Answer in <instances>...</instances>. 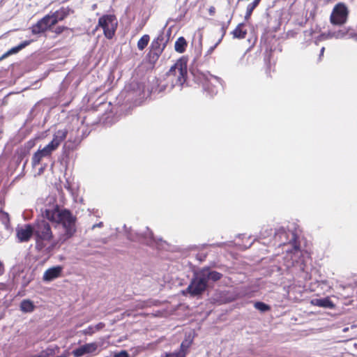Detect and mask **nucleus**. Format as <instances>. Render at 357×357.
<instances>
[{"instance_id": "nucleus-1", "label": "nucleus", "mask_w": 357, "mask_h": 357, "mask_svg": "<svg viewBox=\"0 0 357 357\" xmlns=\"http://www.w3.org/2000/svg\"><path fill=\"white\" fill-rule=\"evenodd\" d=\"M44 216L50 222L62 225L64 232L59 237L61 241H66L72 238L77 231V218L68 209H61L56 205L52 208L45 209Z\"/></svg>"}, {"instance_id": "nucleus-2", "label": "nucleus", "mask_w": 357, "mask_h": 357, "mask_svg": "<svg viewBox=\"0 0 357 357\" xmlns=\"http://www.w3.org/2000/svg\"><path fill=\"white\" fill-rule=\"evenodd\" d=\"M168 39L165 38V33L160 31L158 36L153 39L149 47L146 59L149 63L154 66L163 53L167 47Z\"/></svg>"}, {"instance_id": "nucleus-3", "label": "nucleus", "mask_w": 357, "mask_h": 357, "mask_svg": "<svg viewBox=\"0 0 357 357\" xmlns=\"http://www.w3.org/2000/svg\"><path fill=\"white\" fill-rule=\"evenodd\" d=\"M33 227L36 247L40 250L44 247L43 241L50 242L53 238L51 226L47 220L43 219L36 221Z\"/></svg>"}, {"instance_id": "nucleus-4", "label": "nucleus", "mask_w": 357, "mask_h": 357, "mask_svg": "<svg viewBox=\"0 0 357 357\" xmlns=\"http://www.w3.org/2000/svg\"><path fill=\"white\" fill-rule=\"evenodd\" d=\"M187 73V62L180 59L170 68L167 76L174 85L182 86L186 80Z\"/></svg>"}, {"instance_id": "nucleus-5", "label": "nucleus", "mask_w": 357, "mask_h": 357, "mask_svg": "<svg viewBox=\"0 0 357 357\" xmlns=\"http://www.w3.org/2000/svg\"><path fill=\"white\" fill-rule=\"evenodd\" d=\"M118 26V20L116 17L113 14L103 15L98 19V22L95 30L101 28L103 31L105 37L111 40L115 36Z\"/></svg>"}, {"instance_id": "nucleus-6", "label": "nucleus", "mask_w": 357, "mask_h": 357, "mask_svg": "<svg viewBox=\"0 0 357 357\" xmlns=\"http://www.w3.org/2000/svg\"><path fill=\"white\" fill-rule=\"evenodd\" d=\"M349 13V7L345 3H336L330 15V23L335 26H344L348 22Z\"/></svg>"}, {"instance_id": "nucleus-7", "label": "nucleus", "mask_w": 357, "mask_h": 357, "mask_svg": "<svg viewBox=\"0 0 357 357\" xmlns=\"http://www.w3.org/2000/svg\"><path fill=\"white\" fill-rule=\"evenodd\" d=\"M208 283L205 278L199 271L197 275L192 278L186 291L192 296H196L202 294L206 289Z\"/></svg>"}, {"instance_id": "nucleus-8", "label": "nucleus", "mask_w": 357, "mask_h": 357, "mask_svg": "<svg viewBox=\"0 0 357 357\" xmlns=\"http://www.w3.org/2000/svg\"><path fill=\"white\" fill-rule=\"evenodd\" d=\"M34 235L33 225L26 224L23 227L16 228V237L18 242H28Z\"/></svg>"}, {"instance_id": "nucleus-9", "label": "nucleus", "mask_w": 357, "mask_h": 357, "mask_svg": "<svg viewBox=\"0 0 357 357\" xmlns=\"http://www.w3.org/2000/svg\"><path fill=\"white\" fill-rule=\"evenodd\" d=\"M51 18L49 15H45L43 18L39 20L35 24L31 27V33L34 35L45 33L47 31H51L54 26L51 24Z\"/></svg>"}, {"instance_id": "nucleus-10", "label": "nucleus", "mask_w": 357, "mask_h": 357, "mask_svg": "<svg viewBox=\"0 0 357 357\" xmlns=\"http://www.w3.org/2000/svg\"><path fill=\"white\" fill-rule=\"evenodd\" d=\"M54 150L47 144L43 149L38 150L32 156L31 165L33 167L38 166L43 158L50 157Z\"/></svg>"}, {"instance_id": "nucleus-11", "label": "nucleus", "mask_w": 357, "mask_h": 357, "mask_svg": "<svg viewBox=\"0 0 357 357\" xmlns=\"http://www.w3.org/2000/svg\"><path fill=\"white\" fill-rule=\"evenodd\" d=\"M98 345L96 342L86 343L73 351L75 357H81L85 354H93L98 349Z\"/></svg>"}, {"instance_id": "nucleus-12", "label": "nucleus", "mask_w": 357, "mask_h": 357, "mask_svg": "<svg viewBox=\"0 0 357 357\" xmlns=\"http://www.w3.org/2000/svg\"><path fill=\"white\" fill-rule=\"evenodd\" d=\"M68 134V130L66 128L62 130H58L53 135L52 140L48 144L54 151H56L61 143L63 142Z\"/></svg>"}, {"instance_id": "nucleus-13", "label": "nucleus", "mask_w": 357, "mask_h": 357, "mask_svg": "<svg viewBox=\"0 0 357 357\" xmlns=\"http://www.w3.org/2000/svg\"><path fill=\"white\" fill-rule=\"evenodd\" d=\"M336 38L348 37L357 40V24L355 26H350L346 29H341L334 33Z\"/></svg>"}, {"instance_id": "nucleus-14", "label": "nucleus", "mask_w": 357, "mask_h": 357, "mask_svg": "<svg viewBox=\"0 0 357 357\" xmlns=\"http://www.w3.org/2000/svg\"><path fill=\"white\" fill-rule=\"evenodd\" d=\"M62 269V267L60 266H56L48 268L45 271L43 276V280L46 282H50L59 278L61 275Z\"/></svg>"}, {"instance_id": "nucleus-15", "label": "nucleus", "mask_w": 357, "mask_h": 357, "mask_svg": "<svg viewBox=\"0 0 357 357\" xmlns=\"http://www.w3.org/2000/svg\"><path fill=\"white\" fill-rule=\"evenodd\" d=\"M201 273L205 278V280L208 282V280H211L213 282L220 280L222 278V274L215 271H211L208 268H203L200 271Z\"/></svg>"}, {"instance_id": "nucleus-16", "label": "nucleus", "mask_w": 357, "mask_h": 357, "mask_svg": "<svg viewBox=\"0 0 357 357\" xmlns=\"http://www.w3.org/2000/svg\"><path fill=\"white\" fill-rule=\"evenodd\" d=\"M312 305L324 308L334 309L335 305L330 299L329 297L324 298H315L311 301Z\"/></svg>"}, {"instance_id": "nucleus-17", "label": "nucleus", "mask_w": 357, "mask_h": 357, "mask_svg": "<svg viewBox=\"0 0 357 357\" xmlns=\"http://www.w3.org/2000/svg\"><path fill=\"white\" fill-rule=\"evenodd\" d=\"M231 35L234 38L236 39H244L245 38L248 30L246 29V25L244 23L238 24L236 28L231 31Z\"/></svg>"}, {"instance_id": "nucleus-18", "label": "nucleus", "mask_w": 357, "mask_h": 357, "mask_svg": "<svg viewBox=\"0 0 357 357\" xmlns=\"http://www.w3.org/2000/svg\"><path fill=\"white\" fill-rule=\"evenodd\" d=\"M59 351V347L58 346H50L42 350L38 354L35 355L33 357H51L58 353Z\"/></svg>"}, {"instance_id": "nucleus-19", "label": "nucleus", "mask_w": 357, "mask_h": 357, "mask_svg": "<svg viewBox=\"0 0 357 357\" xmlns=\"http://www.w3.org/2000/svg\"><path fill=\"white\" fill-rule=\"evenodd\" d=\"M187 47L188 43L185 38L183 36L178 38L174 43V50L179 54L185 52Z\"/></svg>"}, {"instance_id": "nucleus-20", "label": "nucleus", "mask_w": 357, "mask_h": 357, "mask_svg": "<svg viewBox=\"0 0 357 357\" xmlns=\"http://www.w3.org/2000/svg\"><path fill=\"white\" fill-rule=\"evenodd\" d=\"M35 305L29 299H24L20 303V310L23 312H31L34 310Z\"/></svg>"}, {"instance_id": "nucleus-21", "label": "nucleus", "mask_w": 357, "mask_h": 357, "mask_svg": "<svg viewBox=\"0 0 357 357\" xmlns=\"http://www.w3.org/2000/svg\"><path fill=\"white\" fill-rule=\"evenodd\" d=\"M31 43V40H25V41L21 43L17 46L11 48L10 50H9L6 54H4L3 55L2 57L3 58L8 55L18 52L19 51H20L21 50H22L23 48H24L25 47L29 45Z\"/></svg>"}, {"instance_id": "nucleus-22", "label": "nucleus", "mask_w": 357, "mask_h": 357, "mask_svg": "<svg viewBox=\"0 0 357 357\" xmlns=\"http://www.w3.org/2000/svg\"><path fill=\"white\" fill-rule=\"evenodd\" d=\"M150 41V36L148 34L143 35L137 41V48L139 50H144L148 45Z\"/></svg>"}, {"instance_id": "nucleus-23", "label": "nucleus", "mask_w": 357, "mask_h": 357, "mask_svg": "<svg viewBox=\"0 0 357 357\" xmlns=\"http://www.w3.org/2000/svg\"><path fill=\"white\" fill-rule=\"evenodd\" d=\"M57 14L58 20L63 21L66 19L70 13V8L68 7H61L60 9L56 10Z\"/></svg>"}, {"instance_id": "nucleus-24", "label": "nucleus", "mask_w": 357, "mask_h": 357, "mask_svg": "<svg viewBox=\"0 0 357 357\" xmlns=\"http://www.w3.org/2000/svg\"><path fill=\"white\" fill-rule=\"evenodd\" d=\"M203 87L204 91H206L211 96L217 93V89L215 86L213 85L208 81H205L203 83Z\"/></svg>"}, {"instance_id": "nucleus-25", "label": "nucleus", "mask_w": 357, "mask_h": 357, "mask_svg": "<svg viewBox=\"0 0 357 357\" xmlns=\"http://www.w3.org/2000/svg\"><path fill=\"white\" fill-rule=\"evenodd\" d=\"M261 0H254L253 2L249 3L247 6L245 19H248L252 15L254 9L258 6Z\"/></svg>"}, {"instance_id": "nucleus-26", "label": "nucleus", "mask_w": 357, "mask_h": 357, "mask_svg": "<svg viewBox=\"0 0 357 357\" xmlns=\"http://www.w3.org/2000/svg\"><path fill=\"white\" fill-rule=\"evenodd\" d=\"M254 306L257 310L261 312H266L271 310V307L268 305L261 301L256 302Z\"/></svg>"}, {"instance_id": "nucleus-27", "label": "nucleus", "mask_w": 357, "mask_h": 357, "mask_svg": "<svg viewBox=\"0 0 357 357\" xmlns=\"http://www.w3.org/2000/svg\"><path fill=\"white\" fill-rule=\"evenodd\" d=\"M153 305H154V303L152 301H139L136 305V307H137L139 309H144V308H146V307H151V306H152Z\"/></svg>"}, {"instance_id": "nucleus-28", "label": "nucleus", "mask_w": 357, "mask_h": 357, "mask_svg": "<svg viewBox=\"0 0 357 357\" xmlns=\"http://www.w3.org/2000/svg\"><path fill=\"white\" fill-rule=\"evenodd\" d=\"M68 27L65 26H58L54 29H52V31L54 32L56 36L61 34L64 31L68 30Z\"/></svg>"}, {"instance_id": "nucleus-29", "label": "nucleus", "mask_w": 357, "mask_h": 357, "mask_svg": "<svg viewBox=\"0 0 357 357\" xmlns=\"http://www.w3.org/2000/svg\"><path fill=\"white\" fill-rule=\"evenodd\" d=\"M47 15H49V17L51 18L50 20V22H51V24L54 26L56 25L59 22H61L60 20H58V17H57V14L55 12L52 13V14H47Z\"/></svg>"}, {"instance_id": "nucleus-30", "label": "nucleus", "mask_w": 357, "mask_h": 357, "mask_svg": "<svg viewBox=\"0 0 357 357\" xmlns=\"http://www.w3.org/2000/svg\"><path fill=\"white\" fill-rule=\"evenodd\" d=\"M95 333L96 332L93 326H89L82 331V333L86 335H92Z\"/></svg>"}, {"instance_id": "nucleus-31", "label": "nucleus", "mask_w": 357, "mask_h": 357, "mask_svg": "<svg viewBox=\"0 0 357 357\" xmlns=\"http://www.w3.org/2000/svg\"><path fill=\"white\" fill-rule=\"evenodd\" d=\"M189 347H190L189 343H188L185 341L182 342V343L181 344L179 351H183V352H185V354L187 355Z\"/></svg>"}, {"instance_id": "nucleus-32", "label": "nucleus", "mask_w": 357, "mask_h": 357, "mask_svg": "<svg viewBox=\"0 0 357 357\" xmlns=\"http://www.w3.org/2000/svg\"><path fill=\"white\" fill-rule=\"evenodd\" d=\"M167 357H186V355L185 354V352L178 351L177 352L167 354Z\"/></svg>"}, {"instance_id": "nucleus-33", "label": "nucleus", "mask_w": 357, "mask_h": 357, "mask_svg": "<svg viewBox=\"0 0 357 357\" xmlns=\"http://www.w3.org/2000/svg\"><path fill=\"white\" fill-rule=\"evenodd\" d=\"M105 327V324L103 322H99L96 326H93L95 332H98L101 331Z\"/></svg>"}, {"instance_id": "nucleus-34", "label": "nucleus", "mask_w": 357, "mask_h": 357, "mask_svg": "<svg viewBox=\"0 0 357 357\" xmlns=\"http://www.w3.org/2000/svg\"><path fill=\"white\" fill-rule=\"evenodd\" d=\"M113 357H129V354L126 350H123L117 354H115Z\"/></svg>"}, {"instance_id": "nucleus-35", "label": "nucleus", "mask_w": 357, "mask_h": 357, "mask_svg": "<svg viewBox=\"0 0 357 357\" xmlns=\"http://www.w3.org/2000/svg\"><path fill=\"white\" fill-rule=\"evenodd\" d=\"M271 66L270 64L267 66L266 67V76L268 78H271Z\"/></svg>"}, {"instance_id": "nucleus-36", "label": "nucleus", "mask_w": 357, "mask_h": 357, "mask_svg": "<svg viewBox=\"0 0 357 357\" xmlns=\"http://www.w3.org/2000/svg\"><path fill=\"white\" fill-rule=\"evenodd\" d=\"M4 271V266L2 262L0 261V275L3 274Z\"/></svg>"}, {"instance_id": "nucleus-37", "label": "nucleus", "mask_w": 357, "mask_h": 357, "mask_svg": "<svg viewBox=\"0 0 357 357\" xmlns=\"http://www.w3.org/2000/svg\"><path fill=\"white\" fill-rule=\"evenodd\" d=\"M324 51H325V47H323L321 49V50H320L319 57H321V56L324 55Z\"/></svg>"}, {"instance_id": "nucleus-38", "label": "nucleus", "mask_w": 357, "mask_h": 357, "mask_svg": "<svg viewBox=\"0 0 357 357\" xmlns=\"http://www.w3.org/2000/svg\"><path fill=\"white\" fill-rule=\"evenodd\" d=\"M216 45H217V44H215L213 47H211L208 50V52L209 54H211V53L213 51V50L216 47Z\"/></svg>"}, {"instance_id": "nucleus-39", "label": "nucleus", "mask_w": 357, "mask_h": 357, "mask_svg": "<svg viewBox=\"0 0 357 357\" xmlns=\"http://www.w3.org/2000/svg\"><path fill=\"white\" fill-rule=\"evenodd\" d=\"M0 215H7V214H6V213H3V211H0Z\"/></svg>"}, {"instance_id": "nucleus-40", "label": "nucleus", "mask_w": 357, "mask_h": 357, "mask_svg": "<svg viewBox=\"0 0 357 357\" xmlns=\"http://www.w3.org/2000/svg\"><path fill=\"white\" fill-rule=\"evenodd\" d=\"M356 347L357 348V344H355Z\"/></svg>"}]
</instances>
